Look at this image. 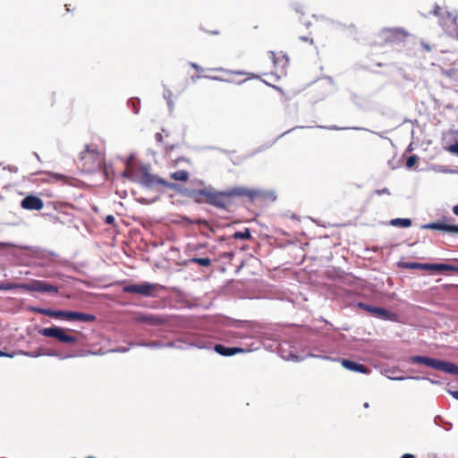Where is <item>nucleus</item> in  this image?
<instances>
[{"mask_svg": "<svg viewBox=\"0 0 458 458\" xmlns=\"http://www.w3.org/2000/svg\"><path fill=\"white\" fill-rule=\"evenodd\" d=\"M197 196L199 201L208 203L217 208L230 210L237 197H247L249 199L254 200L262 196V191L245 187H234L222 191L202 189L197 191Z\"/></svg>", "mask_w": 458, "mask_h": 458, "instance_id": "nucleus-1", "label": "nucleus"}, {"mask_svg": "<svg viewBox=\"0 0 458 458\" xmlns=\"http://www.w3.org/2000/svg\"><path fill=\"white\" fill-rule=\"evenodd\" d=\"M76 164L82 173L91 174L99 171L106 179L105 157L96 146L86 145L84 150L80 153Z\"/></svg>", "mask_w": 458, "mask_h": 458, "instance_id": "nucleus-2", "label": "nucleus"}, {"mask_svg": "<svg viewBox=\"0 0 458 458\" xmlns=\"http://www.w3.org/2000/svg\"><path fill=\"white\" fill-rule=\"evenodd\" d=\"M411 361L415 364H424L437 370H441L452 375L458 376V366L453 362L444 361L425 356H412Z\"/></svg>", "mask_w": 458, "mask_h": 458, "instance_id": "nucleus-3", "label": "nucleus"}, {"mask_svg": "<svg viewBox=\"0 0 458 458\" xmlns=\"http://www.w3.org/2000/svg\"><path fill=\"white\" fill-rule=\"evenodd\" d=\"M398 267L405 269H423V270H431L437 272L444 271H451L458 273V266L451 265V264H430V263H418V262H404L401 261L398 263Z\"/></svg>", "mask_w": 458, "mask_h": 458, "instance_id": "nucleus-4", "label": "nucleus"}, {"mask_svg": "<svg viewBox=\"0 0 458 458\" xmlns=\"http://www.w3.org/2000/svg\"><path fill=\"white\" fill-rule=\"evenodd\" d=\"M70 329L59 327H46L38 331L39 335L45 337L55 338L64 344H76L78 339L76 336L67 334Z\"/></svg>", "mask_w": 458, "mask_h": 458, "instance_id": "nucleus-5", "label": "nucleus"}, {"mask_svg": "<svg viewBox=\"0 0 458 458\" xmlns=\"http://www.w3.org/2000/svg\"><path fill=\"white\" fill-rule=\"evenodd\" d=\"M164 287L158 284L142 283L139 284H128L123 288V292L126 293H136L141 296H156L157 292Z\"/></svg>", "mask_w": 458, "mask_h": 458, "instance_id": "nucleus-6", "label": "nucleus"}, {"mask_svg": "<svg viewBox=\"0 0 458 458\" xmlns=\"http://www.w3.org/2000/svg\"><path fill=\"white\" fill-rule=\"evenodd\" d=\"M410 34L403 28L384 29L379 37L384 44H400L404 42Z\"/></svg>", "mask_w": 458, "mask_h": 458, "instance_id": "nucleus-7", "label": "nucleus"}, {"mask_svg": "<svg viewBox=\"0 0 458 458\" xmlns=\"http://www.w3.org/2000/svg\"><path fill=\"white\" fill-rule=\"evenodd\" d=\"M140 173V182L146 187H154L156 185H161L167 188L173 187L172 183L155 174H150L147 166H141Z\"/></svg>", "mask_w": 458, "mask_h": 458, "instance_id": "nucleus-8", "label": "nucleus"}, {"mask_svg": "<svg viewBox=\"0 0 458 458\" xmlns=\"http://www.w3.org/2000/svg\"><path fill=\"white\" fill-rule=\"evenodd\" d=\"M21 290H25L28 292H38V293H58L59 289L57 286L50 284L45 281L40 280H32L28 284H21Z\"/></svg>", "mask_w": 458, "mask_h": 458, "instance_id": "nucleus-9", "label": "nucleus"}, {"mask_svg": "<svg viewBox=\"0 0 458 458\" xmlns=\"http://www.w3.org/2000/svg\"><path fill=\"white\" fill-rule=\"evenodd\" d=\"M360 308L362 310L375 315L377 318L387 319V320H394L396 318V315L384 308L380 307H374L366 303L360 302L358 304Z\"/></svg>", "mask_w": 458, "mask_h": 458, "instance_id": "nucleus-10", "label": "nucleus"}, {"mask_svg": "<svg viewBox=\"0 0 458 458\" xmlns=\"http://www.w3.org/2000/svg\"><path fill=\"white\" fill-rule=\"evenodd\" d=\"M21 206L24 209L38 211L43 208L44 203L38 197L29 195L21 200Z\"/></svg>", "mask_w": 458, "mask_h": 458, "instance_id": "nucleus-11", "label": "nucleus"}, {"mask_svg": "<svg viewBox=\"0 0 458 458\" xmlns=\"http://www.w3.org/2000/svg\"><path fill=\"white\" fill-rule=\"evenodd\" d=\"M268 56L273 62L276 72H282L288 64V58L284 55L277 56L274 51H270Z\"/></svg>", "mask_w": 458, "mask_h": 458, "instance_id": "nucleus-12", "label": "nucleus"}, {"mask_svg": "<svg viewBox=\"0 0 458 458\" xmlns=\"http://www.w3.org/2000/svg\"><path fill=\"white\" fill-rule=\"evenodd\" d=\"M422 228L438 230L450 233H458V225H449L441 222L429 223L422 225Z\"/></svg>", "mask_w": 458, "mask_h": 458, "instance_id": "nucleus-13", "label": "nucleus"}, {"mask_svg": "<svg viewBox=\"0 0 458 458\" xmlns=\"http://www.w3.org/2000/svg\"><path fill=\"white\" fill-rule=\"evenodd\" d=\"M214 350L222 356H233L234 354L244 352V349L240 347H226L223 344H216Z\"/></svg>", "mask_w": 458, "mask_h": 458, "instance_id": "nucleus-14", "label": "nucleus"}, {"mask_svg": "<svg viewBox=\"0 0 458 458\" xmlns=\"http://www.w3.org/2000/svg\"><path fill=\"white\" fill-rule=\"evenodd\" d=\"M341 364L344 368H345L349 370H352V371L364 373V374L369 372V369L366 366L357 363V362H354L350 360L344 359L341 360Z\"/></svg>", "mask_w": 458, "mask_h": 458, "instance_id": "nucleus-15", "label": "nucleus"}, {"mask_svg": "<svg viewBox=\"0 0 458 458\" xmlns=\"http://www.w3.org/2000/svg\"><path fill=\"white\" fill-rule=\"evenodd\" d=\"M138 320L153 326L163 325L167 321L165 318L158 315H143L140 316Z\"/></svg>", "mask_w": 458, "mask_h": 458, "instance_id": "nucleus-16", "label": "nucleus"}, {"mask_svg": "<svg viewBox=\"0 0 458 458\" xmlns=\"http://www.w3.org/2000/svg\"><path fill=\"white\" fill-rule=\"evenodd\" d=\"M31 310L35 313L46 315V316H48V317L54 318H60V315H61L60 310H54L51 309H44V308L36 307V308H32Z\"/></svg>", "mask_w": 458, "mask_h": 458, "instance_id": "nucleus-17", "label": "nucleus"}, {"mask_svg": "<svg viewBox=\"0 0 458 458\" xmlns=\"http://www.w3.org/2000/svg\"><path fill=\"white\" fill-rule=\"evenodd\" d=\"M390 225L406 228L411 225V220L409 218H394L390 221Z\"/></svg>", "mask_w": 458, "mask_h": 458, "instance_id": "nucleus-18", "label": "nucleus"}, {"mask_svg": "<svg viewBox=\"0 0 458 458\" xmlns=\"http://www.w3.org/2000/svg\"><path fill=\"white\" fill-rule=\"evenodd\" d=\"M170 177L175 181L186 182L189 179V173L185 170L174 172Z\"/></svg>", "mask_w": 458, "mask_h": 458, "instance_id": "nucleus-19", "label": "nucleus"}, {"mask_svg": "<svg viewBox=\"0 0 458 458\" xmlns=\"http://www.w3.org/2000/svg\"><path fill=\"white\" fill-rule=\"evenodd\" d=\"M75 320L82 322H94L96 320V316L76 311Z\"/></svg>", "mask_w": 458, "mask_h": 458, "instance_id": "nucleus-20", "label": "nucleus"}, {"mask_svg": "<svg viewBox=\"0 0 458 458\" xmlns=\"http://www.w3.org/2000/svg\"><path fill=\"white\" fill-rule=\"evenodd\" d=\"M251 237L250 231L249 228H245L243 231L241 232H235L233 234V238L235 240L242 239V240H248Z\"/></svg>", "mask_w": 458, "mask_h": 458, "instance_id": "nucleus-21", "label": "nucleus"}, {"mask_svg": "<svg viewBox=\"0 0 458 458\" xmlns=\"http://www.w3.org/2000/svg\"><path fill=\"white\" fill-rule=\"evenodd\" d=\"M191 261L202 267H208L211 264V260L208 258H193Z\"/></svg>", "mask_w": 458, "mask_h": 458, "instance_id": "nucleus-22", "label": "nucleus"}, {"mask_svg": "<svg viewBox=\"0 0 458 458\" xmlns=\"http://www.w3.org/2000/svg\"><path fill=\"white\" fill-rule=\"evenodd\" d=\"M21 284L3 283L0 284V291L21 289Z\"/></svg>", "mask_w": 458, "mask_h": 458, "instance_id": "nucleus-23", "label": "nucleus"}, {"mask_svg": "<svg viewBox=\"0 0 458 458\" xmlns=\"http://www.w3.org/2000/svg\"><path fill=\"white\" fill-rule=\"evenodd\" d=\"M60 318L75 320L76 311L60 310Z\"/></svg>", "mask_w": 458, "mask_h": 458, "instance_id": "nucleus-24", "label": "nucleus"}, {"mask_svg": "<svg viewBox=\"0 0 458 458\" xmlns=\"http://www.w3.org/2000/svg\"><path fill=\"white\" fill-rule=\"evenodd\" d=\"M416 161H417L416 156L409 157L406 160V166L409 168L412 167L414 165V164L416 163Z\"/></svg>", "mask_w": 458, "mask_h": 458, "instance_id": "nucleus-25", "label": "nucleus"}, {"mask_svg": "<svg viewBox=\"0 0 458 458\" xmlns=\"http://www.w3.org/2000/svg\"><path fill=\"white\" fill-rule=\"evenodd\" d=\"M448 150L451 152V153H454V154H456L458 155V142L454 143V144H452L449 146L448 148Z\"/></svg>", "mask_w": 458, "mask_h": 458, "instance_id": "nucleus-26", "label": "nucleus"}, {"mask_svg": "<svg viewBox=\"0 0 458 458\" xmlns=\"http://www.w3.org/2000/svg\"><path fill=\"white\" fill-rule=\"evenodd\" d=\"M375 193H376L377 195H382V194H387V195H389V194H390V191H389V190H388L387 188H384V189H382V190H377V191H375Z\"/></svg>", "mask_w": 458, "mask_h": 458, "instance_id": "nucleus-27", "label": "nucleus"}, {"mask_svg": "<svg viewBox=\"0 0 458 458\" xmlns=\"http://www.w3.org/2000/svg\"><path fill=\"white\" fill-rule=\"evenodd\" d=\"M114 222V217L111 215L106 216V223L108 225H112Z\"/></svg>", "mask_w": 458, "mask_h": 458, "instance_id": "nucleus-28", "label": "nucleus"}, {"mask_svg": "<svg viewBox=\"0 0 458 458\" xmlns=\"http://www.w3.org/2000/svg\"><path fill=\"white\" fill-rule=\"evenodd\" d=\"M301 40L305 41V42H309L310 44H312L313 43V40L312 38H309L307 37H301Z\"/></svg>", "mask_w": 458, "mask_h": 458, "instance_id": "nucleus-29", "label": "nucleus"}, {"mask_svg": "<svg viewBox=\"0 0 458 458\" xmlns=\"http://www.w3.org/2000/svg\"><path fill=\"white\" fill-rule=\"evenodd\" d=\"M162 139H163L162 134H161V133H159V132H157V133L156 134V140H157V141L161 142V141H162Z\"/></svg>", "mask_w": 458, "mask_h": 458, "instance_id": "nucleus-30", "label": "nucleus"}, {"mask_svg": "<svg viewBox=\"0 0 458 458\" xmlns=\"http://www.w3.org/2000/svg\"><path fill=\"white\" fill-rule=\"evenodd\" d=\"M401 458H415V456L411 454H405L402 455Z\"/></svg>", "mask_w": 458, "mask_h": 458, "instance_id": "nucleus-31", "label": "nucleus"}, {"mask_svg": "<svg viewBox=\"0 0 458 458\" xmlns=\"http://www.w3.org/2000/svg\"><path fill=\"white\" fill-rule=\"evenodd\" d=\"M453 213L458 216V205L453 208Z\"/></svg>", "mask_w": 458, "mask_h": 458, "instance_id": "nucleus-32", "label": "nucleus"}, {"mask_svg": "<svg viewBox=\"0 0 458 458\" xmlns=\"http://www.w3.org/2000/svg\"><path fill=\"white\" fill-rule=\"evenodd\" d=\"M452 395L458 400V391L451 392Z\"/></svg>", "mask_w": 458, "mask_h": 458, "instance_id": "nucleus-33", "label": "nucleus"}, {"mask_svg": "<svg viewBox=\"0 0 458 458\" xmlns=\"http://www.w3.org/2000/svg\"><path fill=\"white\" fill-rule=\"evenodd\" d=\"M191 67H193L197 71L200 70L199 66L198 64H191Z\"/></svg>", "mask_w": 458, "mask_h": 458, "instance_id": "nucleus-34", "label": "nucleus"}, {"mask_svg": "<svg viewBox=\"0 0 458 458\" xmlns=\"http://www.w3.org/2000/svg\"><path fill=\"white\" fill-rule=\"evenodd\" d=\"M55 176L56 178H58V179H60V178H62V177H63V175H61V174H55Z\"/></svg>", "mask_w": 458, "mask_h": 458, "instance_id": "nucleus-35", "label": "nucleus"}, {"mask_svg": "<svg viewBox=\"0 0 458 458\" xmlns=\"http://www.w3.org/2000/svg\"><path fill=\"white\" fill-rule=\"evenodd\" d=\"M235 73H236V74H244V73H243V72H236Z\"/></svg>", "mask_w": 458, "mask_h": 458, "instance_id": "nucleus-36", "label": "nucleus"}, {"mask_svg": "<svg viewBox=\"0 0 458 458\" xmlns=\"http://www.w3.org/2000/svg\"><path fill=\"white\" fill-rule=\"evenodd\" d=\"M87 458H95V457H91V456H89V457H87Z\"/></svg>", "mask_w": 458, "mask_h": 458, "instance_id": "nucleus-37", "label": "nucleus"}]
</instances>
